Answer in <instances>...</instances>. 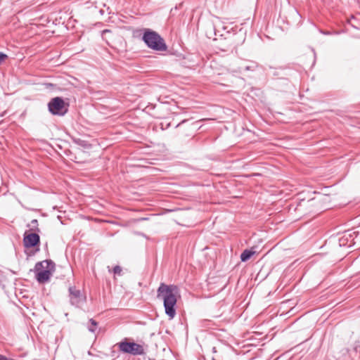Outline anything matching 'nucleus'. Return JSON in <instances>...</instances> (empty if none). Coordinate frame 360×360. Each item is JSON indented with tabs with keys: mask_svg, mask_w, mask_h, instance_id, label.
<instances>
[{
	"mask_svg": "<svg viewBox=\"0 0 360 360\" xmlns=\"http://www.w3.org/2000/svg\"><path fill=\"white\" fill-rule=\"evenodd\" d=\"M179 288L176 285H167L161 283L157 290V297L163 300L165 311L169 319H173L176 316V305Z\"/></svg>",
	"mask_w": 360,
	"mask_h": 360,
	"instance_id": "nucleus-1",
	"label": "nucleus"
},
{
	"mask_svg": "<svg viewBox=\"0 0 360 360\" xmlns=\"http://www.w3.org/2000/svg\"><path fill=\"white\" fill-rule=\"evenodd\" d=\"M55 263L51 259H45L35 264L33 269L36 280L39 283L49 281L52 273L55 271Z\"/></svg>",
	"mask_w": 360,
	"mask_h": 360,
	"instance_id": "nucleus-2",
	"label": "nucleus"
},
{
	"mask_svg": "<svg viewBox=\"0 0 360 360\" xmlns=\"http://www.w3.org/2000/svg\"><path fill=\"white\" fill-rule=\"evenodd\" d=\"M142 40L148 48L153 50L165 51L167 49L164 39L158 32L150 29L144 30Z\"/></svg>",
	"mask_w": 360,
	"mask_h": 360,
	"instance_id": "nucleus-3",
	"label": "nucleus"
},
{
	"mask_svg": "<svg viewBox=\"0 0 360 360\" xmlns=\"http://www.w3.org/2000/svg\"><path fill=\"white\" fill-rule=\"evenodd\" d=\"M117 346L120 352L124 354H129L133 356L143 355L145 352L143 345L134 342H129L127 338H124L118 342Z\"/></svg>",
	"mask_w": 360,
	"mask_h": 360,
	"instance_id": "nucleus-4",
	"label": "nucleus"
},
{
	"mask_svg": "<svg viewBox=\"0 0 360 360\" xmlns=\"http://www.w3.org/2000/svg\"><path fill=\"white\" fill-rule=\"evenodd\" d=\"M69 103H65L63 98L55 97L48 103L49 112L54 115L63 116L68 111Z\"/></svg>",
	"mask_w": 360,
	"mask_h": 360,
	"instance_id": "nucleus-5",
	"label": "nucleus"
},
{
	"mask_svg": "<svg viewBox=\"0 0 360 360\" xmlns=\"http://www.w3.org/2000/svg\"><path fill=\"white\" fill-rule=\"evenodd\" d=\"M22 242L25 248H34V250L29 254L30 256L34 255L40 250V236L37 233L26 231L23 235Z\"/></svg>",
	"mask_w": 360,
	"mask_h": 360,
	"instance_id": "nucleus-6",
	"label": "nucleus"
},
{
	"mask_svg": "<svg viewBox=\"0 0 360 360\" xmlns=\"http://www.w3.org/2000/svg\"><path fill=\"white\" fill-rule=\"evenodd\" d=\"M70 302L72 305L79 307L86 302V296L75 286H70L68 289Z\"/></svg>",
	"mask_w": 360,
	"mask_h": 360,
	"instance_id": "nucleus-7",
	"label": "nucleus"
},
{
	"mask_svg": "<svg viewBox=\"0 0 360 360\" xmlns=\"http://www.w3.org/2000/svg\"><path fill=\"white\" fill-rule=\"evenodd\" d=\"M236 36H232L229 39H225V42L227 44L224 48H221V50L223 51H232L234 49L237 47L238 43L236 41Z\"/></svg>",
	"mask_w": 360,
	"mask_h": 360,
	"instance_id": "nucleus-8",
	"label": "nucleus"
},
{
	"mask_svg": "<svg viewBox=\"0 0 360 360\" xmlns=\"http://www.w3.org/2000/svg\"><path fill=\"white\" fill-rule=\"evenodd\" d=\"M255 253V251L252 250L245 249L240 255V260L243 262L249 260L251 257Z\"/></svg>",
	"mask_w": 360,
	"mask_h": 360,
	"instance_id": "nucleus-9",
	"label": "nucleus"
},
{
	"mask_svg": "<svg viewBox=\"0 0 360 360\" xmlns=\"http://www.w3.org/2000/svg\"><path fill=\"white\" fill-rule=\"evenodd\" d=\"M28 227H30L29 230L30 232L34 233H39L40 229L39 228V224L37 219H32L30 224L27 225Z\"/></svg>",
	"mask_w": 360,
	"mask_h": 360,
	"instance_id": "nucleus-10",
	"label": "nucleus"
},
{
	"mask_svg": "<svg viewBox=\"0 0 360 360\" xmlns=\"http://www.w3.org/2000/svg\"><path fill=\"white\" fill-rule=\"evenodd\" d=\"M74 143L84 148H89L91 147V144L88 143V141L82 140L81 139H73Z\"/></svg>",
	"mask_w": 360,
	"mask_h": 360,
	"instance_id": "nucleus-11",
	"label": "nucleus"
},
{
	"mask_svg": "<svg viewBox=\"0 0 360 360\" xmlns=\"http://www.w3.org/2000/svg\"><path fill=\"white\" fill-rule=\"evenodd\" d=\"M97 326L98 323L95 320L93 319H89L87 328L90 332L95 333L96 331Z\"/></svg>",
	"mask_w": 360,
	"mask_h": 360,
	"instance_id": "nucleus-12",
	"label": "nucleus"
},
{
	"mask_svg": "<svg viewBox=\"0 0 360 360\" xmlns=\"http://www.w3.org/2000/svg\"><path fill=\"white\" fill-rule=\"evenodd\" d=\"M257 68V64L255 62H252L249 65H245L240 68V72L242 71H255Z\"/></svg>",
	"mask_w": 360,
	"mask_h": 360,
	"instance_id": "nucleus-13",
	"label": "nucleus"
},
{
	"mask_svg": "<svg viewBox=\"0 0 360 360\" xmlns=\"http://www.w3.org/2000/svg\"><path fill=\"white\" fill-rule=\"evenodd\" d=\"M112 271L113 272V274L115 275L121 276L122 269L121 266H120L119 265H117V266H114Z\"/></svg>",
	"mask_w": 360,
	"mask_h": 360,
	"instance_id": "nucleus-14",
	"label": "nucleus"
},
{
	"mask_svg": "<svg viewBox=\"0 0 360 360\" xmlns=\"http://www.w3.org/2000/svg\"><path fill=\"white\" fill-rule=\"evenodd\" d=\"M8 58V56L6 53L0 52V65L3 61H4Z\"/></svg>",
	"mask_w": 360,
	"mask_h": 360,
	"instance_id": "nucleus-15",
	"label": "nucleus"
},
{
	"mask_svg": "<svg viewBox=\"0 0 360 360\" xmlns=\"http://www.w3.org/2000/svg\"><path fill=\"white\" fill-rule=\"evenodd\" d=\"M0 360H15V359H12V358H8L4 355L0 354Z\"/></svg>",
	"mask_w": 360,
	"mask_h": 360,
	"instance_id": "nucleus-16",
	"label": "nucleus"
},
{
	"mask_svg": "<svg viewBox=\"0 0 360 360\" xmlns=\"http://www.w3.org/2000/svg\"><path fill=\"white\" fill-rule=\"evenodd\" d=\"M212 352L213 354H217L218 352L217 347L216 346L212 347Z\"/></svg>",
	"mask_w": 360,
	"mask_h": 360,
	"instance_id": "nucleus-17",
	"label": "nucleus"
},
{
	"mask_svg": "<svg viewBox=\"0 0 360 360\" xmlns=\"http://www.w3.org/2000/svg\"><path fill=\"white\" fill-rule=\"evenodd\" d=\"M188 120H184L183 121H181L180 123H179L176 127H180L181 124H183L184 123L186 122Z\"/></svg>",
	"mask_w": 360,
	"mask_h": 360,
	"instance_id": "nucleus-18",
	"label": "nucleus"
},
{
	"mask_svg": "<svg viewBox=\"0 0 360 360\" xmlns=\"http://www.w3.org/2000/svg\"><path fill=\"white\" fill-rule=\"evenodd\" d=\"M219 357L218 356H213L212 357V360H219Z\"/></svg>",
	"mask_w": 360,
	"mask_h": 360,
	"instance_id": "nucleus-19",
	"label": "nucleus"
},
{
	"mask_svg": "<svg viewBox=\"0 0 360 360\" xmlns=\"http://www.w3.org/2000/svg\"><path fill=\"white\" fill-rule=\"evenodd\" d=\"M273 75L274 76H278L279 75L278 72L277 70L274 71Z\"/></svg>",
	"mask_w": 360,
	"mask_h": 360,
	"instance_id": "nucleus-20",
	"label": "nucleus"
},
{
	"mask_svg": "<svg viewBox=\"0 0 360 360\" xmlns=\"http://www.w3.org/2000/svg\"><path fill=\"white\" fill-rule=\"evenodd\" d=\"M108 32H110V30H105L103 31V33Z\"/></svg>",
	"mask_w": 360,
	"mask_h": 360,
	"instance_id": "nucleus-21",
	"label": "nucleus"
},
{
	"mask_svg": "<svg viewBox=\"0 0 360 360\" xmlns=\"http://www.w3.org/2000/svg\"><path fill=\"white\" fill-rule=\"evenodd\" d=\"M108 271L111 272V269H110V266H108Z\"/></svg>",
	"mask_w": 360,
	"mask_h": 360,
	"instance_id": "nucleus-22",
	"label": "nucleus"
}]
</instances>
